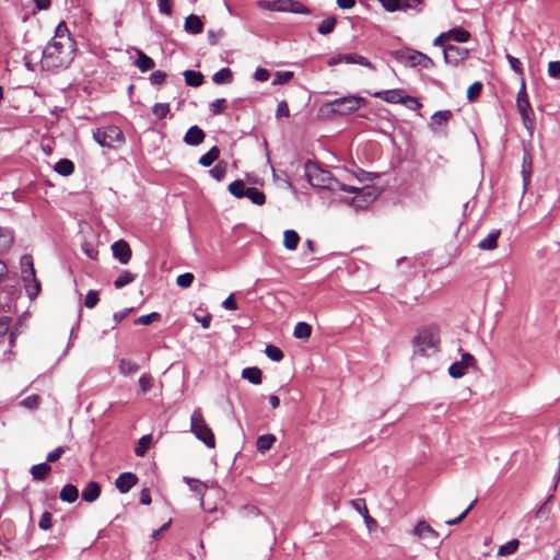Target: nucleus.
Instances as JSON below:
<instances>
[{"instance_id":"1","label":"nucleus","mask_w":560,"mask_h":560,"mask_svg":"<svg viewBox=\"0 0 560 560\" xmlns=\"http://www.w3.org/2000/svg\"><path fill=\"white\" fill-rule=\"evenodd\" d=\"M74 54L75 42L70 35L67 24L60 22L55 30V36L43 50L42 68L49 71L66 69L72 62Z\"/></svg>"},{"instance_id":"2","label":"nucleus","mask_w":560,"mask_h":560,"mask_svg":"<svg viewBox=\"0 0 560 560\" xmlns=\"http://www.w3.org/2000/svg\"><path fill=\"white\" fill-rule=\"evenodd\" d=\"M413 352L422 357H429L438 352L440 345V331L434 325L423 327L412 340Z\"/></svg>"},{"instance_id":"3","label":"nucleus","mask_w":560,"mask_h":560,"mask_svg":"<svg viewBox=\"0 0 560 560\" xmlns=\"http://www.w3.org/2000/svg\"><path fill=\"white\" fill-rule=\"evenodd\" d=\"M339 190L354 194L351 198H343L342 202L353 207L355 210H362L368 208L378 197V189L373 186H365L363 188H357L350 185H340Z\"/></svg>"},{"instance_id":"4","label":"nucleus","mask_w":560,"mask_h":560,"mask_svg":"<svg viewBox=\"0 0 560 560\" xmlns=\"http://www.w3.org/2000/svg\"><path fill=\"white\" fill-rule=\"evenodd\" d=\"M305 174L313 187L337 190L342 185L332 177L329 171L322 168L317 163L311 161L305 163Z\"/></svg>"},{"instance_id":"5","label":"nucleus","mask_w":560,"mask_h":560,"mask_svg":"<svg viewBox=\"0 0 560 560\" xmlns=\"http://www.w3.org/2000/svg\"><path fill=\"white\" fill-rule=\"evenodd\" d=\"M93 139L103 148L116 149L125 142L121 129L114 125L98 127L93 130Z\"/></svg>"},{"instance_id":"6","label":"nucleus","mask_w":560,"mask_h":560,"mask_svg":"<svg viewBox=\"0 0 560 560\" xmlns=\"http://www.w3.org/2000/svg\"><path fill=\"white\" fill-rule=\"evenodd\" d=\"M190 431L206 446L210 448H213L215 446L214 434L207 424L200 408H196L191 413Z\"/></svg>"},{"instance_id":"7","label":"nucleus","mask_w":560,"mask_h":560,"mask_svg":"<svg viewBox=\"0 0 560 560\" xmlns=\"http://www.w3.org/2000/svg\"><path fill=\"white\" fill-rule=\"evenodd\" d=\"M394 57L406 67H421L423 69H432L434 67V62L429 56L411 48L396 50Z\"/></svg>"},{"instance_id":"8","label":"nucleus","mask_w":560,"mask_h":560,"mask_svg":"<svg viewBox=\"0 0 560 560\" xmlns=\"http://www.w3.org/2000/svg\"><path fill=\"white\" fill-rule=\"evenodd\" d=\"M366 100L364 97L349 95L340 98H336L329 103L332 113L337 115H348L358 110L361 106L365 105Z\"/></svg>"},{"instance_id":"9","label":"nucleus","mask_w":560,"mask_h":560,"mask_svg":"<svg viewBox=\"0 0 560 560\" xmlns=\"http://www.w3.org/2000/svg\"><path fill=\"white\" fill-rule=\"evenodd\" d=\"M340 63L360 65L362 67L373 69V65L369 61V59L359 54H338L329 58L327 61L329 67H334Z\"/></svg>"},{"instance_id":"10","label":"nucleus","mask_w":560,"mask_h":560,"mask_svg":"<svg viewBox=\"0 0 560 560\" xmlns=\"http://www.w3.org/2000/svg\"><path fill=\"white\" fill-rule=\"evenodd\" d=\"M469 50L455 45H447L443 49V56L446 63L451 66H458L467 59Z\"/></svg>"},{"instance_id":"11","label":"nucleus","mask_w":560,"mask_h":560,"mask_svg":"<svg viewBox=\"0 0 560 560\" xmlns=\"http://www.w3.org/2000/svg\"><path fill=\"white\" fill-rule=\"evenodd\" d=\"M476 364L475 358L468 353L464 352L462 354L460 361L454 362L451 364L448 369V373L454 378H459L466 374V370Z\"/></svg>"},{"instance_id":"12","label":"nucleus","mask_w":560,"mask_h":560,"mask_svg":"<svg viewBox=\"0 0 560 560\" xmlns=\"http://www.w3.org/2000/svg\"><path fill=\"white\" fill-rule=\"evenodd\" d=\"M22 280L30 299H34L40 291V283L36 279L35 269L24 270L22 272Z\"/></svg>"},{"instance_id":"13","label":"nucleus","mask_w":560,"mask_h":560,"mask_svg":"<svg viewBox=\"0 0 560 560\" xmlns=\"http://www.w3.org/2000/svg\"><path fill=\"white\" fill-rule=\"evenodd\" d=\"M112 252L113 256L122 265H127L131 258V248L124 240L116 241L112 245Z\"/></svg>"},{"instance_id":"14","label":"nucleus","mask_w":560,"mask_h":560,"mask_svg":"<svg viewBox=\"0 0 560 560\" xmlns=\"http://www.w3.org/2000/svg\"><path fill=\"white\" fill-rule=\"evenodd\" d=\"M372 95L390 104L406 103V95L404 94V91L399 89L378 91Z\"/></svg>"},{"instance_id":"15","label":"nucleus","mask_w":560,"mask_h":560,"mask_svg":"<svg viewBox=\"0 0 560 560\" xmlns=\"http://www.w3.org/2000/svg\"><path fill=\"white\" fill-rule=\"evenodd\" d=\"M516 106H517L520 114L533 112V108H532L529 100H528L527 91H526L525 78H522V81H521V88H520V91H518L517 97H516Z\"/></svg>"},{"instance_id":"16","label":"nucleus","mask_w":560,"mask_h":560,"mask_svg":"<svg viewBox=\"0 0 560 560\" xmlns=\"http://www.w3.org/2000/svg\"><path fill=\"white\" fill-rule=\"evenodd\" d=\"M138 481V478L132 472H122L120 474L116 481L115 486L121 493H127Z\"/></svg>"},{"instance_id":"17","label":"nucleus","mask_w":560,"mask_h":560,"mask_svg":"<svg viewBox=\"0 0 560 560\" xmlns=\"http://www.w3.org/2000/svg\"><path fill=\"white\" fill-rule=\"evenodd\" d=\"M452 117L453 113L451 110L435 112L431 117V129L438 132L439 128L445 126Z\"/></svg>"},{"instance_id":"18","label":"nucleus","mask_w":560,"mask_h":560,"mask_svg":"<svg viewBox=\"0 0 560 560\" xmlns=\"http://www.w3.org/2000/svg\"><path fill=\"white\" fill-rule=\"evenodd\" d=\"M205 132L198 126L190 127L185 137L184 142L188 145H198L205 140Z\"/></svg>"},{"instance_id":"19","label":"nucleus","mask_w":560,"mask_h":560,"mask_svg":"<svg viewBox=\"0 0 560 560\" xmlns=\"http://www.w3.org/2000/svg\"><path fill=\"white\" fill-rule=\"evenodd\" d=\"M101 494V487L95 481H90L86 483L84 489L82 490V499L86 502H94L98 499Z\"/></svg>"},{"instance_id":"20","label":"nucleus","mask_w":560,"mask_h":560,"mask_svg":"<svg viewBox=\"0 0 560 560\" xmlns=\"http://www.w3.org/2000/svg\"><path fill=\"white\" fill-rule=\"evenodd\" d=\"M499 230L491 231L486 238L478 243V248L481 250H492L498 246V238L500 236Z\"/></svg>"},{"instance_id":"21","label":"nucleus","mask_w":560,"mask_h":560,"mask_svg":"<svg viewBox=\"0 0 560 560\" xmlns=\"http://www.w3.org/2000/svg\"><path fill=\"white\" fill-rule=\"evenodd\" d=\"M136 51H137L138 58L135 61V65L139 68V70L141 72H147V71H149V70L154 68L155 63H154V61H153V59L151 57L145 55L140 49H137Z\"/></svg>"},{"instance_id":"22","label":"nucleus","mask_w":560,"mask_h":560,"mask_svg":"<svg viewBox=\"0 0 560 560\" xmlns=\"http://www.w3.org/2000/svg\"><path fill=\"white\" fill-rule=\"evenodd\" d=\"M261 374H262L261 370L256 366L245 368L242 371V377L244 380H247L249 383H252L254 385L261 384V382H262Z\"/></svg>"},{"instance_id":"23","label":"nucleus","mask_w":560,"mask_h":560,"mask_svg":"<svg viewBox=\"0 0 560 560\" xmlns=\"http://www.w3.org/2000/svg\"><path fill=\"white\" fill-rule=\"evenodd\" d=\"M184 480L188 485V487L190 488L191 491H194L200 495V505L203 506V494L207 489L206 483H203L202 481H200L198 479L188 478V477H185Z\"/></svg>"},{"instance_id":"24","label":"nucleus","mask_w":560,"mask_h":560,"mask_svg":"<svg viewBox=\"0 0 560 560\" xmlns=\"http://www.w3.org/2000/svg\"><path fill=\"white\" fill-rule=\"evenodd\" d=\"M185 30L191 34H199L202 31V22L199 16L190 14L185 20Z\"/></svg>"},{"instance_id":"25","label":"nucleus","mask_w":560,"mask_h":560,"mask_svg":"<svg viewBox=\"0 0 560 560\" xmlns=\"http://www.w3.org/2000/svg\"><path fill=\"white\" fill-rule=\"evenodd\" d=\"M300 242V235L294 230H285L283 233V245L289 250H294Z\"/></svg>"},{"instance_id":"26","label":"nucleus","mask_w":560,"mask_h":560,"mask_svg":"<svg viewBox=\"0 0 560 560\" xmlns=\"http://www.w3.org/2000/svg\"><path fill=\"white\" fill-rule=\"evenodd\" d=\"M54 170L61 176H69L74 172V164L68 159H61L55 164Z\"/></svg>"},{"instance_id":"27","label":"nucleus","mask_w":560,"mask_h":560,"mask_svg":"<svg viewBox=\"0 0 560 560\" xmlns=\"http://www.w3.org/2000/svg\"><path fill=\"white\" fill-rule=\"evenodd\" d=\"M79 497V491L73 485H66L60 491V499L68 503H73Z\"/></svg>"},{"instance_id":"28","label":"nucleus","mask_w":560,"mask_h":560,"mask_svg":"<svg viewBox=\"0 0 560 560\" xmlns=\"http://www.w3.org/2000/svg\"><path fill=\"white\" fill-rule=\"evenodd\" d=\"M275 442H276V436L273 434H264L257 439L256 446H257V450L264 454L272 447Z\"/></svg>"},{"instance_id":"29","label":"nucleus","mask_w":560,"mask_h":560,"mask_svg":"<svg viewBox=\"0 0 560 560\" xmlns=\"http://www.w3.org/2000/svg\"><path fill=\"white\" fill-rule=\"evenodd\" d=\"M532 164H533L532 155L529 153H525L523 156V167H522V176H523V182H524L525 188L530 182Z\"/></svg>"},{"instance_id":"30","label":"nucleus","mask_w":560,"mask_h":560,"mask_svg":"<svg viewBox=\"0 0 560 560\" xmlns=\"http://www.w3.org/2000/svg\"><path fill=\"white\" fill-rule=\"evenodd\" d=\"M184 78L186 84L194 88L201 85L203 81V75L200 72L194 70H186L184 72Z\"/></svg>"},{"instance_id":"31","label":"nucleus","mask_w":560,"mask_h":560,"mask_svg":"<svg viewBox=\"0 0 560 560\" xmlns=\"http://www.w3.org/2000/svg\"><path fill=\"white\" fill-rule=\"evenodd\" d=\"M219 155H220V150L218 149V147H212L207 153H205L203 155L200 156L199 164L205 167H208V166L212 165V163L215 160H218Z\"/></svg>"},{"instance_id":"32","label":"nucleus","mask_w":560,"mask_h":560,"mask_svg":"<svg viewBox=\"0 0 560 560\" xmlns=\"http://www.w3.org/2000/svg\"><path fill=\"white\" fill-rule=\"evenodd\" d=\"M13 243V233L8 228H0V250H7Z\"/></svg>"},{"instance_id":"33","label":"nucleus","mask_w":560,"mask_h":560,"mask_svg":"<svg viewBox=\"0 0 560 560\" xmlns=\"http://www.w3.org/2000/svg\"><path fill=\"white\" fill-rule=\"evenodd\" d=\"M248 187H246L243 180H235L229 185V191L236 198L246 197V191Z\"/></svg>"},{"instance_id":"34","label":"nucleus","mask_w":560,"mask_h":560,"mask_svg":"<svg viewBox=\"0 0 560 560\" xmlns=\"http://www.w3.org/2000/svg\"><path fill=\"white\" fill-rule=\"evenodd\" d=\"M135 280H136V275H133L132 272H130L128 270H124L119 273V276L115 280L114 285L116 289H121L125 285L130 284Z\"/></svg>"},{"instance_id":"35","label":"nucleus","mask_w":560,"mask_h":560,"mask_svg":"<svg viewBox=\"0 0 560 560\" xmlns=\"http://www.w3.org/2000/svg\"><path fill=\"white\" fill-rule=\"evenodd\" d=\"M413 534L419 538H425L428 535L438 536L436 532L425 522H419L413 528Z\"/></svg>"},{"instance_id":"36","label":"nucleus","mask_w":560,"mask_h":560,"mask_svg":"<svg viewBox=\"0 0 560 560\" xmlns=\"http://www.w3.org/2000/svg\"><path fill=\"white\" fill-rule=\"evenodd\" d=\"M246 192V198H248L254 205L261 206L265 203V194L256 187H248Z\"/></svg>"},{"instance_id":"37","label":"nucleus","mask_w":560,"mask_h":560,"mask_svg":"<svg viewBox=\"0 0 560 560\" xmlns=\"http://www.w3.org/2000/svg\"><path fill=\"white\" fill-rule=\"evenodd\" d=\"M518 546H520V541L517 539H512V540L508 541L506 544L499 547L498 556L499 557L511 556L516 552Z\"/></svg>"},{"instance_id":"38","label":"nucleus","mask_w":560,"mask_h":560,"mask_svg":"<svg viewBox=\"0 0 560 560\" xmlns=\"http://www.w3.org/2000/svg\"><path fill=\"white\" fill-rule=\"evenodd\" d=\"M49 471L50 466L47 463L34 465L31 469L32 477L35 480H43Z\"/></svg>"},{"instance_id":"39","label":"nucleus","mask_w":560,"mask_h":560,"mask_svg":"<svg viewBox=\"0 0 560 560\" xmlns=\"http://www.w3.org/2000/svg\"><path fill=\"white\" fill-rule=\"evenodd\" d=\"M447 38L453 39L456 43H465L470 38L469 32L463 28H454L446 32Z\"/></svg>"},{"instance_id":"40","label":"nucleus","mask_w":560,"mask_h":560,"mask_svg":"<svg viewBox=\"0 0 560 560\" xmlns=\"http://www.w3.org/2000/svg\"><path fill=\"white\" fill-rule=\"evenodd\" d=\"M233 74L231 69L222 68L218 72H215L212 77V81L215 84L230 83L232 81Z\"/></svg>"},{"instance_id":"41","label":"nucleus","mask_w":560,"mask_h":560,"mask_svg":"<svg viewBox=\"0 0 560 560\" xmlns=\"http://www.w3.org/2000/svg\"><path fill=\"white\" fill-rule=\"evenodd\" d=\"M118 370L122 375H130L136 373L139 370V366L130 360L121 359L118 363Z\"/></svg>"},{"instance_id":"42","label":"nucleus","mask_w":560,"mask_h":560,"mask_svg":"<svg viewBox=\"0 0 560 560\" xmlns=\"http://www.w3.org/2000/svg\"><path fill=\"white\" fill-rule=\"evenodd\" d=\"M312 334V327L304 322H300L295 325L293 335L298 339H307Z\"/></svg>"},{"instance_id":"43","label":"nucleus","mask_w":560,"mask_h":560,"mask_svg":"<svg viewBox=\"0 0 560 560\" xmlns=\"http://www.w3.org/2000/svg\"><path fill=\"white\" fill-rule=\"evenodd\" d=\"M336 23H337L336 18L329 16L320 22V24L317 27V31L322 35H328L334 31Z\"/></svg>"},{"instance_id":"44","label":"nucleus","mask_w":560,"mask_h":560,"mask_svg":"<svg viewBox=\"0 0 560 560\" xmlns=\"http://www.w3.org/2000/svg\"><path fill=\"white\" fill-rule=\"evenodd\" d=\"M266 355L273 362H279L283 359V352L280 348L268 345L265 349Z\"/></svg>"},{"instance_id":"45","label":"nucleus","mask_w":560,"mask_h":560,"mask_svg":"<svg viewBox=\"0 0 560 560\" xmlns=\"http://www.w3.org/2000/svg\"><path fill=\"white\" fill-rule=\"evenodd\" d=\"M152 113L156 118L163 119L170 113V104L168 103H156L152 107Z\"/></svg>"},{"instance_id":"46","label":"nucleus","mask_w":560,"mask_h":560,"mask_svg":"<svg viewBox=\"0 0 560 560\" xmlns=\"http://www.w3.org/2000/svg\"><path fill=\"white\" fill-rule=\"evenodd\" d=\"M293 78L291 71H277L272 80V85H281L289 82Z\"/></svg>"},{"instance_id":"47","label":"nucleus","mask_w":560,"mask_h":560,"mask_svg":"<svg viewBox=\"0 0 560 560\" xmlns=\"http://www.w3.org/2000/svg\"><path fill=\"white\" fill-rule=\"evenodd\" d=\"M506 59L511 66V68L513 69V71L522 79L524 78V70H523V66H522V62L514 56L508 54L506 55Z\"/></svg>"},{"instance_id":"48","label":"nucleus","mask_w":560,"mask_h":560,"mask_svg":"<svg viewBox=\"0 0 560 560\" xmlns=\"http://www.w3.org/2000/svg\"><path fill=\"white\" fill-rule=\"evenodd\" d=\"M151 443V436L144 435L139 440L138 446L135 448V453L137 456H143L148 451Z\"/></svg>"},{"instance_id":"49","label":"nucleus","mask_w":560,"mask_h":560,"mask_svg":"<svg viewBox=\"0 0 560 560\" xmlns=\"http://www.w3.org/2000/svg\"><path fill=\"white\" fill-rule=\"evenodd\" d=\"M194 278H195L194 275L190 272L179 275L176 279V284L180 288L187 289V288L191 287V284L194 282Z\"/></svg>"},{"instance_id":"50","label":"nucleus","mask_w":560,"mask_h":560,"mask_svg":"<svg viewBox=\"0 0 560 560\" xmlns=\"http://www.w3.org/2000/svg\"><path fill=\"white\" fill-rule=\"evenodd\" d=\"M520 115L522 117L524 127L527 129L529 135H532L533 130H534V126H535L534 113L527 112L525 114H520Z\"/></svg>"},{"instance_id":"51","label":"nucleus","mask_w":560,"mask_h":560,"mask_svg":"<svg viewBox=\"0 0 560 560\" xmlns=\"http://www.w3.org/2000/svg\"><path fill=\"white\" fill-rule=\"evenodd\" d=\"M421 3L422 0H400L399 11L417 10Z\"/></svg>"},{"instance_id":"52","label":"nucleus","mask_w":560,"mask_h":560,"mask_svg":"<svg viewBox=\"0 0 560 560\" xmlns=\"http://www.w3.org/2000/svg\"><path fill=\"white\" fill-rule=\"evenodd\" d=\"M226 173V165L218 163L213 168L210 170V175L217 180H222Z\"/></svg>"},{"instance_id":"53","label":"nucleus","mask_w":560,"mask_h":560,"mask_svg":"<svg viewBox=\"0 0 560 560\" xmlns=\"http://www.w3.org/2000/svg\"><path fill=\"white\" fill-rule=\"evenodd\" d=\"M482 90V84L480 82L472 83L467 91V98L469 101H475L478 98Z\"/></svg>"},{"instance_id":"54","label":"nucleus","mask_w":560,"mask_h":560,"mask_svg":"<svg viewBox=\"0 0 560 560\" xmlns=\"http://www.w3.org/2000/svg\"><path fill=\"white\" fill-rule=\"evenodd\" d=\"M153 386V378L151 375L143 374L139 378V387L142 393H147Z\"/></svg>"},{"instance_id":"55","label":"nucleus","mask_w":560,"mask_h":560,"mask_svg":"<svg viewBox=\"0 0 560 560\" xmlns=\"http://www.w3.org/2000/svg\"><path fill=\"white\" fill-rule=\"evenodd\" d=\"M97 303H98V293H97V291L90 290L86 293V295H85L84 305L88 308H93V307L96 306Z\"/></svg>"},{"instance_id":"56","label":"nucleus","mask_w":560,"mask_h":560,"mask_svg":"<svg viewBox=\"0 0 560 560\" xmlns=\"http://www.w3.org/2000/svg\"><path fill=\"white\" fill-rule=\"evenodd\" d=\"M225 107H226L225 98H218L210 104V112L213 115H219L225 109Z\"/></svg>"},{"instance_id":"57","label":"nucleus","mask_w":560,"mask_h":560,"mask_svg":"<svg viewBox=\"0 0 560 560\" xmlns=\"http://www.w3.org/2000/svg\"><path fill=\"white\" fill-rule=\"evenodd\" d=\"M159 318H160V314L156 312H153L148 315H142V316L138 317L135 320V324L136 325H150L154 319H159Z\"/></svg>"},{"instance_id":"58","label":"nucleus","mask_w":560,"mask_h":560,"mask_svg":"<svg viewBox=\"0 0 560 560\" xmlns=\"http://www.w3.org/2000/svg\"><path fill=\"white\" fill-rule=\"evenodd\" d=\"M38 526L43 530H48L52 526L51 514L49 512H44L38 522Z\"/></svg>"},{"instance_id":"59","label":"nucleus","mask_w":560,"mask_h":560,"mask_svg":"<svg viewBox=\"0 0 560 560\" xmlns=\"http://www.w3.org/2000/svg\"><path fill=\"white\" fill-rule=\"evenodd\" d=\"M387 12L399 11L400 0H378Z\"/></svg>"},{"instance_id":"60","label":"nucleus","mask_w":560,"mask_h":560,"mask_svg":"<svg viewBox=\"0 0 560 560\" xmlns=\"http://www.w3.org/2000/svg\"><path fill=\"white\" fill-rule=\"evenodd\" d=\"M165 79H166V73L161 71V70H156V71L152 72L151 75H150V82L153 85H161V84H163Z\"/></svg>"},{"instance_id":"61","label":"nucleus","mask_w":560,"mask_h":560,"mask_svg":"<svg viewBox=\"0 0 560 560\" xmlns=\"http://www.w3.org/2000/svg\"><path fill=\"white\" fill-rule=\"evenodd\" d=\"M547 71L550 78L560 79V61H550Z\"/></svg>"},{"instance_id":"62","label":"nucleus","mask_w":560,"mask_h":560,"mask_svg":"<svg viewBox=\"0 0 560 560\" xmlns=\"http://www.w3.org/2000/svg\"><path fill=\"white\" fill-rule=\"evenodd\" d=\"M289 116H290L289 106L285 101H281L277 105L276 117L280 118V117H289Z\"/></svg>"},{"instance_id":"63","label":"nucleus","mask_w":560,"mask_h":560,"mask_svg":"<svg viewBox=\"0 0 560 560\" xmlns=\"http://www.w3.org/2000/svg\"><path fill=\"white\" fill-rule=\"evenodd\" d=\"M63 453H65V447L63 446H58L57 448H55L54 451L48 453V455L46 457L47 464L48 463H54V462L58 460Z\"/></svg>"},{"instance_id":"64","label":"nucleus","mask_w":560,"mask_h":560,"mask_svg":"<svg viewBox=\"0 0 560 560\" xmlns=\"http://www.w3.org/2000/svg\"><path fill=\"white\" fill-rule=\"evenodd\" d=\"M172 2L173 0H158L159 10L161 13L171 15L172 14Z\"/></svg>"}]
</instances>
